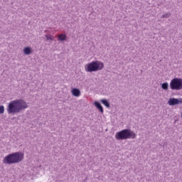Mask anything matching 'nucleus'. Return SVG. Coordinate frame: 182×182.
Listing matches in <instances>:
<instances>
[{
  "label": "nucleus",
  "mask_w": 182,
  "mask_h": 182,
  "mask_svg": "<svg viewBox=\"0 0 182 182\" xmlns=\"http://www.w3.org/2000/svg\"><path fill=\"white\" fill-rule=\"evenodd\" d=\"M28 105L22 100H16L11 101L7 107V112L9 114L12 113H19L21 110L26 109Z\"/></svg>",
  "instance_id": "obj_1"
},
{
  "label": "nucleus",
  "mask_w": 182,
  "mask_h": 182,
  "mask_svg": "<svg viewBox=\"0 0 182 182\" xmlns=\"http://www.w3.org/2000/svg\"><path fill=\"white\" fill-rule=\"evenodd\" d=\"M169 106H176V105H182V98H170L168 101Z\"/></svg>",
  "instance_id": "obj_6"
},
{
  "label": "nucleus",
  "mask_w": 182,
  "mask_h": 182,
  "mask_svg": "<svg viewBox=\"0 0 182 182\" xmlns=\"http://www.w3.org/2000/svg\"><path fill=\"white\" fill-rule=\"evenodd\" d=\"M170 87L171 90H181L182 89V79L173 78L170 82Z\"/></svg>",
  "instance_id": "obj_5"
},
{
  "label": "nucleus",
  "mask_w": 182,
  "mask_h": 182,
  "mask_svg": "<svg viewBox=\"0 0 182 182\" xmlns=\"http://www.w3.org/2000/svg\"><path fill=\"white\" fill-rule=\"evenodd\" d=\"M161 87L164 90H168V83L167 82H164L161 85Z\"/></svg>",
  "instance_id": "obj_11"
},
{
  "label": "nucleus",
  "mask_w": 182,
  "mask_h": 182,
  "mask_svg": "<svg viewBox=\"0 0 182 182\" xmlns=\"http://www.w3.org/2000/svg\"><path fill=\"white\" fill-rule=\"evenodd\" d=\"M105 68V64L100 61H92L85 65V72H99Z\"/></svg>",
  "instance_id": "obj_4"
},
{
  "label": "nucleus",
  "mask_w": 182,
  "mask_h": 182,
  "mask_svg": "<svg viewBox=\"0 0 182 182\" xmlns=\"http://www.w3.org/2000/svg\"><path fill=\"white\" fill-rule=\"evenodd\" d=\"M164 18H167V16L164 15Z\"/></svg>",
  "instance_id": "obj_15"
},
{
  "label": "nucleus",
  "mask_w": 182,
  "mask_h": 182,
  "mask_svg": "<svg viewBox=\"0 0 182 182\" xmlns=\"http://www.w3.org/2000/svg\"><path fill=\"white\" fill-rule=\"evenodd\" d=\"M101 102L102 105H104V106H106V107H110V103H109V102H107L106 100H102Z\"/></svg>",
  "instance_id": "obj_10"
},
{
  "label": "nucleus",
  "mask_w": 182,
  "mask_h": 182,
  "mask_svg": "<svg viewBox=\"0 0 182 182\" xmlns=\"http://www.w3.org/2000/svg\"><path fill=\"white\" fill-rule=\"evenodd\" d=\"M116 140H127V139H136V134L130 129H123L115 134Z\"/></svg>",
  "instance_id": "obj_3"
},
{
  "label": "nucleus",
  "mask_w": 182,
  "mask_h": 182,
  "mask_svg": "<svg viewBox=\"0 0 182 182\" xmlns=\"http://www.w3.org/2000/svg\"><path fill=\"white\" fill-rule=\"evenodd\" d=\"M71 93L73 96H75V97H79V96H80V90L77 88H73L71 90Z\"/></svg>",
  "instance_id": "obj_7"
},
{
  "label": "nucleus",
  "mask_w": 182,
  "mask_h": 182,
  "mask_svg": "<svg viewBox=\"0 0 182 182\" xmlns=\"http://www.w3.org/2000/svg\"><path fill=\"white\" fill-rule=\"evenodd\" d=\"M95 107L100 109V112H101V113H103V107H102V105L97 102H95Z\"/></svg>",
  "instance_id": "obj_8"
},
{
  "label": "nucleus",
  "mask_w": 182,
  "mask_h": 182,
  "mask_svg": "<svg viewBox=\"0 0 182 182\" xmlns=\"http://www.w3.org/2000/svg\"><path fill=\"white\" fill-rule=\"evenodd\" d=\"M23 160V153L15 152L9 154L3 159L4 164H15L16 163H21Z\"/></svg>",
  "instance_id": "obj_2"
},
{
  "label": "nucleus",
  "mask_w": 182,
  "mask_h": 182,
  "mask_svg": "<svg viewBox=\"0 0 182 182\" xmlns=\"http://www.w3.org/2000/svg\"><path fill=\"white\" fill-rule=\"evenodd\" d=\"M58 41H66V35L60 34L58 36Z\"/></svg>",
  "instance_id": "obj_12"
},
{
  "label": "nucleus",
  "mask_w": 182,
  "mask_h": 182,
  "mask_svg": "<svg viewBox=\"0 0 182 182\" xmlns=\"http://www.w3.org/2000/svg\"><path fill=\"white\" fill-rule=\"evenodd\" d=\"M5 112V107H4V105L0 106V114H2Z\"/></svg>",
  "instance_id": "obj_13"
},
{
  "label": "nucleus",
  "mask_w": 182,
  "mask_h": 182,
  "mask_svg": "<svg viewBox=\"0 0 182 182\" xmlns=\"http://www.w3.org/2000/svg\"><path fill=\"white\" fill-rule=\"evenodd\" d=\"M23 52H24L25 55H31L32 51L31 50V48L26 47L23 49Z\"/></svg>",
  "instance_id": "obj_9"
},
{
  "label": "nucleus",
  "mask_w": 182,
  "mask_h": 182,
  "mask_svg": "<svg viewBox=\"0 0 182 182\" xmlns=\"http://www.w3.org/2000/svg\"><path fill=\"white\" fill-rule=\"evenodd\" d=\"M46 38H47L48 41H52V39H53V38H52V36H46Z\"/></svg>",
  "instance_id": "obj_14"
}]
</instances>
